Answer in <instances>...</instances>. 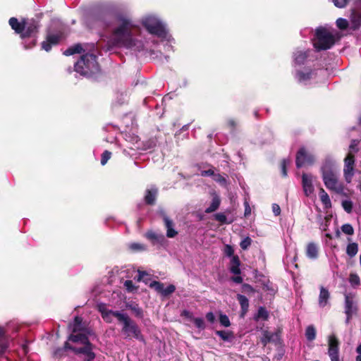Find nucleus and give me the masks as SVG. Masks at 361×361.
<instances>
[{
    "label": "nucleus",
    "mask_w": 361,
    "mask_h": 361,
    "mask_svg": "<svg viewBox=\"0 0 361 361\" xmlns=\"http://www.w3.org/2000/svg\"><path fill=\"white\" fill-rule=\"evenodd\" d=\"M251 244V239L248 237L243 239L240 243V247L243 250H246Z\"/></svg>",
    "instance_id": "6e6d98bb"
},
{
    "label": "nucleus",
    "mask_w": 361,
    "mask_h": 361,
    "mask_svg": "<svg viewBox=\"0 0 361 361\" xmlns=\"http://www.w3.org/2000/svg\"><path fill=\"white\" fill-rule=\"evenodd\" d=\"M330 298V293L327 289L322 286L320 288V293L319 295V305L321 307H324L328 304V300Z\"/></svg>",
    "instance_id": "5701e85b"
},
{
    "label": "nucleus",
    "mask_w": 361,
    "mask_h": 361,
    "mask_svg": "<svg viewBox=\"0 0 361 361\" xmlns=\"http://www.w3.org/2000/svg\"><path fill=\"white\" fill-rule=\"evenodd\" d=\"M160 44L164 47V54L173 51V44H175V39L169 32L166 25L161 21H159V44ZM165 57L167 58L168 56L165 55Z\"/></svg>",
    "instance_id": "0eeeda50"
},
{
    "label": "nucleus",
    "mask_w": 361,
    "mask_h": 361,
    "mask_svg": "<svg viewBox=\"0 0 361 361\" xmlns=\"http://www.w3.org/2000/svg\"><path fill=\"white\" fill-rule=\"evenodd\" d=\"M206 318L211 323H213L215 320V317H214V314L211 312L207 313Z\"/></svg>",
    "instance_id": "0e129e2a"
},
{
    "label": "nucleus",
    "mask_w": 361,
    "mask_h": 361,
    "mask_svg": "<svg viewBox=\"0 0 361 361\" xmlns=\"http://www.w3.org/2000/svg\"><path fill=\"white\" fill-rule=\"evenodd\" d=\"M164 221L166 228V235L169 238H173L176 236L177 232L173 228V222L166 216H164Z\"/></svg>",
    "instance_id": "bb28decb"
},
{
    "label": "nucleus",
    "mask_w": 361,
    "mask_h": 361,
    "mask_svg": "<svg viewBox=\"0 0 361 361\" xmlns=\"http://www.w3.org/2000/svg\"><path fill=\"white\" fill-rule=\"evenodd\" d=\"M357 142L356 140H353L350 147H349V152L348 154L351 153L353 155V154L357 152Z\"/></svg>",
    "instance_id": "4d7b16f0"
},
{
    "label": "nucleus",
    "mask_w": 361,
    "mask_h": 361,
    "mask_svg": "<svg viewBox=\"0 0 361 361\" xmlns=\"http://www.w3.org/2000/svg\"><path fill=\"white\" fill-rule=\"evenodd\" d=\"M216 334L219 335L223 340L226 341L228 338V334L223 331H216Z\"/></svg>",
    "instance_id": "680f3d73"
},
{
    "label": "nucleus",
    "mask_w": 361,
    "mask_h": 361,
    "mask_svg": "<svg viewBox=\"0 0 361 361\" xmlns=\"http://www.w3.org/2000/svg\"><path fill=\"white\" fill-rule=\"evenodd\" d=\"M176 290V287L173 284H169L166 286L164 283H159V294L164 297H168L173 293Z\"/></svg>",
    "instance_id": "cd10ccee"
},
{
    "label": "nucleus",
    "mask_w": 361,
    "mask_h": 361,
    "mask_svg": "<svg viewBox=\"0 0 361 361\" xmlns=\"http://www.w3.org/2000/svg\"><path fill=\"white\" fill-rule=\"evenodd\" d=\"M318 247L314 243H310L307 245L306 255L308 258L315 259L318 257Z\"/></svg>",
    "instance_id": "393cba45"
},
{
    "label": "nucleus",
    "mask_w": 361,
    "mask_h": 361,
    "mask_svg": "<svg viewBox=\"0 0 361 361\" xmlns=\"http://www.w3.org/2000/svg\"><path fill=\"white\" fill-rule=\"evenodd\" d=\"M268 318V312L266 310L265 308L262 307H260L257 311V315L255 316V319L256 320H258L259 319H267Z\"/></svg>",
    "instance_id": "79ce46f5"
},
{
    "label": "nucleus",
    "mask_w": 361,
    "mask_h": 361,
    "mask_svg": "<svg viewBox=\"0 0 361 361\" xmlns=\"http://www.w3.org/2000/svg\"><path fill=\"white\" fill-rule=\"evenodd\" d=\"M74 70L80 75L90 78L100 72V67L94 54L86 53L75 63Z\"/></svg>",
    "instance_id": "7ed1b4c3"
},
{
    "label": "nucleus",
    "mask_w": 361,
    "mask_h": 361,
    "mask_svg": "<svg viewBox=\"0 0 361 361\" xmlns=\"http://www.w3.org/2000/svg\"><path fill=\"white\" fill-rule=\"evenodd\" d=\"M215 219H216V220H217L218 221H219L221 223H226V216L225 214H224L222 213H218V214H215Z\"/></svg>",
    "instance_id": "13d9d810"
},
{
    "label": "nucleus",
    "mask_w": 361,
    "mask_h": 361,
    "mask_svg": "<svg viewBox=\"0 0 361 361\" xmlns=\"http://www.w3.org/2000/svg\"><path fill=\"white\" fill-rule=\"evenodd\" d=\"M111 16V13L106 9H99L93 14V18L96 21L101 22L104 27L109 25V19Z\"/></svg>",
    "instance_id": "f3484780"
},
{
    "label": "nucleus",
    "mask_w": 361,
    "mask_h": 361,
    "mask_svg": "<svg viewBox=\"0 0 361 361\" xmlns=\"http://www.w3.org/2000/svg\"><path fill=\"white\" fill-rule=\"evenodd\" d=\"M126 307L128 310H130L135 317L138 318H142L143 317V312L142 310L138 306L137 304L132 303V304H127Z\"/></svg>",
    "instance_id": "c9c22d12"
},
{
    "label": "nucleus",
    "mask_w": 361,
    "mask_h": 361,
    "mask_svg": "<svg viewBox=\"0 0 361 361\" xmlns=\"http://www.w3.org/2000/svg\"><path fill=\"white\" fill-rule=\"evenodd\" d=\"M237 298L238 300L239 301V303L240 304L243 312H247L249 307V302L247 298L245 295L240 294L237 295Z\"/></svg>",
    "instance_id": "58836bf2"
},
{
    "label": "nucleus",
    "mask_w": 361,
    "mask_h": 361,
    "mask_svg": "<svg viewBox=\"0 0 361 361\" xmlns=\"http://www.w3.org/2000/svg\"><path fill=\"white\" fill-rule=\"evenodd\" d=\"M341 231L347 235H353L354 233V229L349 224H343L341 226Z\"/></svg>",
    "instance_id": "a18cd8bd"
},
{
    "label": "nucleus",
    "mask_w": 361,
    "mask_h": 361,
    "mask_svg": "<svg viewBox=\"0 0 361 361\" xmlns=\"http://www.w3.org/2000/svg\"><path fill=\"white\" fill-rule=\"evenodd\" d=\"M279 334L276 332L272 333L267 330L263 331L261 342L264 346H266L269 342H274L279 339Z\"/></svg>",
    "instance_id": "412c9836"
},
{
    "label": "nucleus",
    "mask_w": 361,
    "mask_h": 361,
    "mask_svg": "<svg viewBox=\"0 0 361 361\" xmlns=\"http://www.w3.org/2000/svg\"><path fill=\"white\" fill-rule=\"evenodd\" d=\"M356 311V307L354 305L353 298L350 295L345 296V313L346 314V323H348L353 314Z\"/></svg>",
    "instance_id": "a211bd4d"
},
{
    "label": "nucleus",
    "mask_w": 361,
    "mask_h": 361,
    "mask_svg": "<svg viewBox=\"0 0 361 361\" xmlns=\"http://www.w3.org/2000/svg\"><path fill=\"white\" fill-rule=\"evenodd\" d=\"M111 153L108 150H105L102 154L101 164L103 166L105 165L107 163V161H109V159L111 158Z\"/></svg>",
    "instance_id": "49530a36"
},
{
    "label": "nucleus",
    "mask_w": 361,
    "mask_h": 361,
    "mask_svg": "<svg viewBox=\"0 0 361 361\" xmlns=\"http://www.w3.org/2000/svg\"><path fill=\"white\" fill-rule=\"evenodd\" d=\"M342 206H343V208L344 209V210L346 212H348V213H350L351 212L352 208H353V203H352L351 201H350V200H344V201H343Z\"/></svg>",
    "instance_id": "3c124183"
},
{
    "label": "nucleus",
    "mask_w": 361,
    "mask_h": 361,
    "mask_svg": "<svg viewBox=\"0 0 361 361\" xmlns=\"http://www.w3.org/2000/svg\"><path fill=\"white\" fill-rule=\"evenodd\" d=\"M214 180L217 182H219L221 183H225L226 179L221 176V175H214Z\"/></svg>",
    "instance_id": "69168bd1"
},
{
    "label": "nucleus",
    "mask_w": 361,
    "mask_h": 361,
    "mask_svg": "<svg viewBox=\"0 0 361 361\" xmlns=\"http://www.w3.org/2000/svg\"><path fill=\"white\" fill-rule=\"evenodd\" d=\"M320 171L324 184L329 190L338 193L343 192V187L338 180L339 168L334 159L326 157L322 162Z\"/></svg>",
    "instance_id": "f03ea898"
},
{
    "label": "nucleus",
    "mask_w": 361,
    "mask_h": 361,
    "mask_svg": "<svg viewBox=\"0 0 361 361\" xmlns=\"http://www.w3.org/2000/svg\"><path fill=\"white\" fill-rule=\"evenodd\" d=\"M8 341L5 336V331L0 326V356L4 354L8 348Z\"/></svg>",
    "instance_id": "c85d7f7f"
},
{
    "label": "nucleus",
    "mask_w": 361,
    "mask_h": 361,
    "mask_svg": "<svg viewBox=\"0 0 361 361\" xmlns=\"http://www.w3.org/2000/svg\"><path fill=\"white\" fill-rule=\"evenodd\" d=\"M231 279L233 281H234L236 283H241L243 282V279L240 276H233V277H232Z\"/></svg>",
    "instance_id": "774afa93"
},
{
    "label": "nucleus",
    "mask_w": 361,
    "mask_h": 361,
    "mask_svg": "<svg viewBox=\"0 0 361 361\" xmlns=\"http://www.w3.org/2000/svg\"><path fill=\"white\" fill-rule=\"evenodd\" d=\"M182 316H184L187 319H190L192 321V319L194 318L192 317V314L191 312H190L188 310H184L182 314H181Z\"/></svg>",
    "instance_id": "e2e57ef3"
},
{
    "label": "nucleus",
    "mask_w": 361,
    "mask_h": 361,
    "mask_svg": "<svg viewBox=\"0 0 361 361\" xmlns=\"http://www.w3.org/2000/svg\"><path fill=\"white\" fill-rule=\"evenodd\" d=\"M116 317L120 322L123 323L121 329L122 334L126 339H132L133 338L142 341L143 337L137 324L133 321L127 314L121 312H114Z\"/></svg>",
    "instance_id": "20e7f679"
},
{
    "label": "nucleus",
    "mask_w": 361,
    "mask_h": 361,
    "mask_svg": "<svg viewBox=\"0 0 361 361\" xmlns=\"http://www.w3.org/2000/svg\"><path fill=\"white\" fill-rule=\"evenodd\" d=\"M305 336L307 340L313 341L316 336V330L312 326H307L305 332Z\"/></svg>",
    "instance_id": "a19ab883"
},
{
    "label": "nucleus",
    "mask_w": 361,
    "mask_h": 361,
    "mask_svg": "<svg viewBox=\"0 0 361 361\" xmlns=\"http://www.w3.org/2000/svg\"><path fill=\"white\" fill-rule=\"evenodd\" d=\"M328 355L331 361H340L339 342L335 335H330L328 338Z\"/></svg>",
    "instance_id": "9d476101"
},
{
    "label": "nucleus",
    "mask_w": 361,
    "mask_h": 361,
    "mask_svg": "<svg viewBox=\"0 0 361 361\" xmlns=\"http://www.w3.org/2000/svg\"><path fill=\"white\" fill-rule=\"evenodd\" d=\"M356 352L358 354L355 358L356 361H361V343L357 347Z\"/></svg>",
    "instance_id": "338daca9"
},
{
    "label": "nucleus",
    "mask_w": 361,
    "mask_h": 361,
    "mask_svg": "<svg viewBox=\"0 0 361 361\" xmlns=\"http://www.w3.org/2000/svg\"><path fill=\"white\" fill-rule=\"evenodd\" d=\"M128 249L132 252H141L147 250V246L140 243H131L128 245Z\"/></svg>",
    "instance_id": "f704fd0d"
},
{
    "label": "nucleus",
    "mask_w": 361,
    "mask_h": 361,
    "mask_svg": "<svg viewBox=\"0 0 361 361\" xmlns=\"http://www.w3.org/2000/svg\"><path fill=\"white\" fill-rule=\"evenodd\" d=\"M102 318L108 323L111 322V316L114 317V312H120L119 311H114V310H108V311H101Z\"/></svg>",
    "instance_id": "37998d69"
},
{
    "label": "nucleus",
    "mask_w": 361,
    "mask_h": 361,
    "mask_svg": "<svg viewBox=\"0 0 361 361\" xmlns=\"http://www.w3.org/2000/svg\"><path fill=\"white\" fill-rule=\"evenodd\" d=\"M316 40L314 42V47L316 51L327 50L331 48L335 42V36L326 28L319 27L315 31Z\"/></svg>",
    "instance_id": "39448f33"
},
{
    "label": "nucleus",
    "mask_w": 361,
    "mask_h": 361,
    "mask_svg": "<svg viewBox=\"0 0 361 361\" xmlns=\"http://www.w3.org/2000/svg\"><path fill=\"white\" fill-rule=\"evenodd\" d=\"M351 23L353 30H357L361 26V12L352 10Z\"/></svg>",
    "instance_id": "a878e982"
},
{
    "label": "nucleus",
    "mask_w": 361,
    "mask_h": 361,
    "mask_svg": "<svg viewBox=\"0 0 361 361\" xmlns=\"http://www.w3.org/2000/svg\"><path fill=\"white\" fill-rule=\"evenodd\" d=\"M192 321L194 322L195 326L200 329H204L205 328L204 322L202 318H193Z\"/></svg>",
    "instance_id": "8fccbe9b"
},
{
    "label": "nucleus",
    "mask_w": 361,
    "mask_h": 361,
    "mask_svg": "<svg viewBox=\"0 0 361 361\" xmlns=\"http://www.w3.org/2000/svg\"><path fill=\"white\" fill-rule=\"evenodd\" d=\"M40 27L39 22L35 19L26 20L25 23V30L21 34V39H25L27 38L32 37V45H25V49H30L35 46L37 42V35L39 32V28Z\"/></svg>",
    "instance_id": "423d86ee"
},
{
    "label": "nucleus",
    "mask_w": 361,
    "mask_h": 361,
    "mask_svg": "<svg viewBox=\"0 0 361 361\" xmlns=\"http://www.w3.org/2000/svg\"><path fill=\"white\" fill-rule=\"evenodd\" d=\"M219 322H220L221 324L225 327H228L231 324L229 319L226 314H220Z\"/></svg>",
    "instance_id": "09e8293b"
},
{
    "label": "nucleus",
    "mask_w": 361,
    "mask_h": 361,
    "mask_svg": "<svg viewBox=\"0 0 361 361\" xmlns=\"http://www.w3.org/2000/svg\"><path fill=\"white\" fill-rule=\"evenodd\" d=\"M336 26L340 30H345L348 27V22L346 19L340 18L336 20Z\"/></svg>",
    "instance_id": "c03bdc74"
},
{
    "label": "nucleus",
    "mask_w": 361,
    "mask_h": 361,
    "mask_svg": "<svg viewBox=\"0 0 361 361\" xmlns=\"http://www.w3.org/2000/svg\"><path fill=\"white\" fill-rule=\"evenodd\" d=\"M220 204V199L219 197L215 196L213 197L211 204L205 210L207 213H211L216 210Z\"/></svg>",
    "instance_id": "4c0bfd02"
},
{
    "label": "nucleus",
    "mask_w": 361,
    "mask_h": 361,
    "mask_svg": "<svg viewBox=\"0 0 361 361\" xmlns=\"http://www.w3.org/2000/svg\"><path fill=\"white\" fill-rule=\"evenodd\" d=\"M314 51L311 49H295L293 53V60L295 66H302L309 59L314 61L316 57L313 56Z\"/></svg>",
    "instance_id": "1a4fd4ad"
},
{
    "label": "nucleus",
    "mask_w": 361,
    "mask_h": 361,
    "mask_svg": "<svg viewBox=\"0 0 361 361\" xmlns=\"http://www.w3.org/2000/svg\"><path fill=\"white\" fill-rule=\"evenodd\" d=\"M94 346V345L90 342L87 344L84 345L82 347L76 348L71 345L68 341L64 343V349L70 350L73 352L75 355H85V360H94L96 357V354L93 352Z\"/></svg>",
    "instance_id": "6e6552de"
},
{
    "label": "nucleus",
    "mask_w": 361,
    "mask_h": 361,
    "mask_svg": "<svg viewBox=\"0 0 361 361\" xmlns=\"http://www.w3.org/2000/svg\"><path fill=\"white\" fill-rule=\"evenodd\" d=\"M272 212L275 216H279L281 214V208L279 204H272Z\"/></svg>",
    "instance_id": "052dcab7"
},
{
    "label": "nucleus",
    "mask_w": 361,
    "mask_h": 361,
    "mask_svg": "<svg viewBox=\"0 0 361 361\" xmlns=\"http://www.w3.org/2000/svg\"><path fill=\"white\" fill-rule=\"evenodd\" d=\"M81 331L78 332V334H74L75 333H73L70 334L68 337V341H71L73 343H80L83 345L87 344V343H90V340L88 338V336L85 333H80Z\"/></svg>",
    "instance_id": "aec40b11"
},
{
    "label": "nucleus",
    "mask_w": 361,
    "mask_h": 361,
    "mask_svg": "<svg viewBox=\"0 0 361 361\" xmlns=\"http://www.w3.org/2000/svg\"><path fill=\"white\" fill-rule=\"evenodd\" d=\"M332 1L336 7L343 8L348 5L350 0H332Z\"/></svg>",
    "instance_id": "de8ad7c7"
},
{
    "label": "nucleus",
    "mask_w": 361,
    "mask_h": 361,
    "mask_svg": "<svg viewBox=\"0 0 361 361\" xmlns=\"http://www.w3.org/2000/svg\"><path fill=\"white\" fill-rule=\"evenodd\" d=\"M319 198L325 208H330L331 207V202L329 195L325 192L323 188L319 189Z\"/></svg>",
    "instance_id": "2f4dec72"
},
{
    "label": "nucleus",
    "mask_w": 361,
    "mask_h": 361,
    "mask_svg": "<svg viewBox=\"0 0 361 361\" xmlns=\"http://www.w3.org/2000/svg\"><path fill=\"white\" fill-rule=\"evenodd\" d=\"M314 162V157L306 152L305 148H300L296 156V166L300 168L305 165H311Z\"/></svg>",
    "instance_id": "f8f14e48"
},
{
    "label": "nucleus",
    "mask_w": 361,
    "mask_h": 361,
    "mask_svg": "<svg viewBox=\"0 0 361 361\" xmlns=\"http://www.w3.org/2000/svg\"><path fill=\"white\" fill-rule=\"evenodd\" d=\"M226 127L230 130L231 133H232L240 132V123L235 118L227 119Z\"/></svg>",
    "instance_id": "7c9ffc66"
},
{
    "label": "nucleus",
    "mask_w": 361,
    "mask_h": 361,
    "mask_svg": "<svg viewBox=\"0 0 361 361\" xmlns=\"http://www.w3.org/2000/svg\"><path fill=\"white\" fill-rule=\"evenodd\" d=\"M357 251H358V246H357V243H350L347 245L346 253L349 257H353L355 256L357 253Z\"/></svg>",
    "instance_id": "e433bc0d"
},
{
    "label": "nucleus",
    "mask_w": 361,
    "mask_h": 361,
    "mask_svg": "<svg viewBox=\"0 0 361 361\" xmlns=\"http://www.w3.org/2000/svg\"><path fill=\"white\" fill-rule=\"evenodd\" d=\"M290 160L289 159H283L282 162H281V171H282V175L283 176H287V171H286V167L287 166H288L290 164Z\"/></svg>",
    "instance_id": "864d4df0"
},
{
    "label": "nucleus",
    "mask_w": 361,
    "mask_h": 361,
    "mask_svg": "<svg viewBox=\"0 0 361 361\" xmlns=\"http://www.w3.org/2000/svg\"><path fill=\"white\" fill-rule=\"evenodd\" d=\"M82 318L79 317V316H76L74 319V322H73V329H72V332L73 333H78V332H80V331H85V329L84 326H82Z\"/></svg>",
    "instance_id": "72a5a7b5"
},
{
    "label": "nucleus",
    "mask_w": 361,
    "mask_h": 361,
    "mask_svg": "<svg viewBox=\"0 0 361 361\" xmlns=\"http://www.w3.org/2000/svg\"><path fill=\"white\" fill-rule=\"evenodd\" d=\"M25 19H23L21 22H19L18 20L15 17L11 18L8 20L9 25L15 31L16 33L20 35V38L21 34L25 30Z\"/></svg>",
    "instance_id": "6ab92c4d"
},
{
    "label": "nucleus",
    "mask_w": 361,
    "mask_h": 361,
    "mask_svg": "<svg viewBox=\"0 0 361 361\" xmlns=\"http://www.w3.org/2000/svg\"><path fill=\"white\" fill-rule=\"evenodd\" d=\"M315 178L310 173H303L302 175V185L305 195L307 197L310 196L314 190L313 181Z\"/></svg>",
    "instance_id": "4468645a"
},
{
    "label": "nucleus",
    "mask_w": 361,
    "mask_h": 361,
    "mask_svg": "<svg viewBox=\"0 0 361 361\" xmlns=\"http://www.w3.org/2000/svg\"><path fill=\"white\" fill-rule=\"evenodd\" d=\"M157 194V188L146 190L144 200L146 204L153 205L155 204L156 197Z\"/></svg>",
    "instance_id": "4be33fe9"
},
{
    "label": "nucleus",
    "mask_w": 361,
    "mask_h": 361,
    "mask_svg": "<svg viewBox=\"0 0 361 361\" xmlns=\"http://www.w3.org/2000/svg\"><path fill=\"white\" fill-rule=\"evenodd\" d=\"M63 38V33L59 32L56 34H47L46 40L42 42V48L46 51H49L52 46L57 45Z\"/></svg>",
    "instance_id": "ddd939ff"
},
{
    "label": "nucleus",
    "mask_w": 361,
    "mask_h": 361,
    "mask_svg": "<svg viewBox=\"0 0 361 361\" xmlns=\"http://www.w3.org/2000/svg\"><path fill=\"white\" fill-rule=\"evenodd\" d=\"M121 24L113 30L112 36L108 40L109 48L125 47L132 49L137 46V41L133 37V25L128 18L120 17Z\"/></svg>",
    "instance_id": "f257e3e1"
},
{
    "label": "nucleus",
    "mask_w": 361,
    "mask_h": 361,
    "mask_svg": "<svg viewBox=\"0 0 361 361\" xmlns=\"http://www.w3.org/2000/svg\"><path fill=\"white\" fill-rule=\"evenodd\" d=\"M354 155L351 153L348 154L344 159L343 176L345 181L349 183L352 181L354 176Z\"/></svg>",
    "instance_id": "9b49d317"
},
{
    "label": "nucleus",
    "mask_w": 361,
    "mask_h": 361,
    "mask_svg": "<svg viewBox=\"0 0 361 361\" xmlns=\"http://www.w3.org/2000/svg\"><path fill=\"white\" fill-rule=\"evenodd\" d=\"M230 271L235 275L240 274V260L238 256H233L231 258Z\"/></svg>",
    "instance_id": "c756f323"
},
{
    "label": "nucleus",
    "mask_w": 361,
    "mask_h": 361,
    "mask_svg": "<svg viewBox=\"0 0 361 361\" xmlns=\"http://www.w3.org/2000/svg\"><path fill=\"white\" fill-rule=\"evenodd\" d=\"M145 237L152 244H156L158 242V234L154 231H147L145 234Z\"/></svg>",
    "instance_id": "ea45409f"
},
{
    "label": "nucleus",
    "mask_w": 361,
    "mask_h": 361,
    "mask_svg": "<svg viewBox=\"0 0 361 361\" xmlns=\"http://www.w3.org/2000/svg\"><path fill=\"white\" fill-rule=\"evenodd\" d=\"M314 71L311 68L306 71H298L295 73L296 78L300 82L308 81L312 78Z\"/></svg>",
    "instance_id": "b1692460"
},
{
    "label": "nucleus",
    "mask_w": 361,
    "mask_h": 361,
    "mask_svg": "<svg viewBox=\"0 0 361 361\" xmlns=\"http://www.w3.org/2000/svg\"><path fill=\"white\" fill-rule=\"evenodd\" d=\"M233 247L231 246V245H226L225 248H224V253L226 255L228 256V257H233Z\"/></svg>",
    "instance_id": "bf43d9fd"
},
{
    "label": "nucleus",
    "mask_w": 361,
    "mask_h": 361,
    "mask_svg": "<svg viewBox=\"0 0 361 361\" xmlns=\"http://www.w3.org/2000/svg\"><path fill=\"white\" fill-rule=\"evenodd\" d=\"M349 281L353 286H358L360 284V278L357 274H351L350 275Z\"/></svg>",
    "instance_id": "603ef678"
},
{
    "label": "nucleus",
    "mask_w": 361,
    "mask_h": 361,
    "mask_svg": "<svg viewBox=\"0 0 361 361\" xmlns=\"http://www.w3.org/2000/svg\"><path fill=\"white\" fill-rule=\"evenodd\" d=\"M135 278L137 281H143L146 285L158 290V281L154 280L152 276L147 271H138V274Z\"/></svg>",
    "instance_id": "2eb2a0df"
},
{
    "label": "nucleus",
    "mask_w": 361,
    "mask_h": 361,
    "mask_svg": "<svg viewBox=\"0 0 361 361\" xmlns=\"http://www.w3.org/2000/svg\"><path fill=\"white\" fill-rule=\"evenodd\" d=\"M83 51H85V50L82 45L80 44H76L68 48L63 54L66 56H71L75 54H81Z\"/></svg>",
    "instance_id": "473e14b6"
},
{
    "label": "nucleus",
    "mask_w": 361,
    "mask_h": 361,
    "mask_svg": "<svg viewBox=\"0 0 361 361\" xmlns=\"http://www.w3.org/2000/svg\"><path fill=\"white\" fill-rule=\"evenodd\" d=\"M142 25L150 34L158 35L157 18L154 16H147L143 19Z\"/></svg>",
    "instance_id": "dca6fc26"
},
{
    "label": "nucleus",
    "mask_w": 361,
    "mask_h": 361,
    "mask_svg": "<svg viewBox=\"0 0 361 361\" xmlns=\"http://www.w3.org/2000/svg\"><path fill=\"white\" fill-rule=\"evenodd\" d=\"M124 286L126 288L127 290L129 292H133L136 289L133 282L131 280H126L124 283Z\"/></svg>",
    "instance_id": "5fc2aeb1"
}]
</instances>
